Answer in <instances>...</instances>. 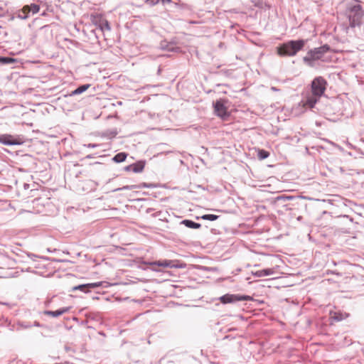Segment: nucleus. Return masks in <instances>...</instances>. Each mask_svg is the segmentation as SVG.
Listing matches in <instances>:
<instances>
[{"label":"nucleus","instance_id":"39448f33","mask_svg":"<svg viewBox=\"0 0 364 364\" xmlns=\"http://www.w3.org/2000/svg\"><path fill=\"white\" fill-rule=\"evenodd\" d=\"M90 21L93 25L99 28L103 33L111 30L109 22L100 14H92L90 15Z\"/></svg>","mask_w":364,"mask_h":364},{"label":"nucleus","instance_id":"0eeeda50","mask_svg":"<svg viewBox=\"0 0 364 364\" xmlns=\"http://www.w3.org/2000/svg\"><path fill=\"white\" fill-rule=\"evenodd\" d=\"M213 108L215 114L220 118L225 119L229 116L228 109L225 105V101L223 100L220 99L213 102Z\"/></svg>","mask_w":364,"mask_h":364},{"label":"nucleus","instance_id":"c756f323","mask_svg":"<svg viewBox=\"0 0 364 364\" xmlns=\"http://www.w3.org/2000/svg\"><path fill=\"white\" fill-rule=\"evenodd\" d=\"M161 1H162L163 3H166V2L169 3V2H171V0H161Z\"/></svg>","mask_w":364,"mask_h":364},{"label":"nucleus","instance_id":"20e7f679","mask_svg":"<svg viewBox=\"0 0 364 364\" xmlns=\"http://www.w3.org/2000/svg\"><path fill=\"white\" fill-rule=\"evenodd\" d=\"M326 85L327 81L323 77H316L311 84L312 95L318 97H321L326 89Z\"/></svg>","mask_w":364,"mask_h":364},{"label":"nucleus","instance_id":"f3484780","mask_svg":"<svg viewBox=\"0 0 364 364\" xmlns=\"http://www.w3.org/2000/svg\"><path fill=\"white\" fill-rule=\"evenodd\" d=\"M317 97H318L314 96V95L308 97L305 102V105H307L310 108H313L318 101Z\"/></svg>","mask_w":364,"mask_h":364},{"label":"nucleus","instance_id":"7ed1b4c3","mask_svg":"<svg viewBox=\"0 0 364 364\" xmlns=\"http://www.w3.org/2000/svg\"><path fill=\"white\" fill-rule=\"evenodd\" d=\"M330 50V46L327 44L318 48L309 50L306 55L304 57L303 60L309 66L313 67L316 60L321 59L323 55Z\"/></svg>","mask_w":364,"mask_h":364},{"label":"nucleus","instance_id":"412c9836","mask_svg":"<svg viewBox=\"0 0 364 364\" xmlns=\"http://www.w3.org/2000/svg\"><path fill=\"white\" fill-rule=\"evenodd\" d=\"M269 153L264 149H259L257 152V156L260 160H264L268 158Z\"/></svg>","mask_w":364,"mask_h":364},{"label":"nucleus","instance_id":"6e6552de","mask_svg":"<svg viewBox=\"0 0 364 364\" xmlns=\"http://www.w3.org/2000/svg\"><path fill=\"white\" fill-rule=\"evenodd\" d=\"M0 143L5 145H20L23 143L22 138L11 134L0 135Z\"/></svg>","mask_w":364,"mask_h":364},{"label":"nucleus","instance_id":"9d476101","mask_svg":"<svg viewBox=\"0 0 364 364\" xmlns=\"http://www.w3.org/2000/svg\"><path fill=\"white\" fill-rule=\"evenodd\" d=\"M100 286H101V283L100 282L90 283V284H81V285H78V286L74 287L73 288V291L80 290V291H82L87 292V291H89V290L87 289H89V288L94 289V288H96V287H99Z\"/></svg>","mask_w":364,"mask_h":364},{"label":"nucleus","instance_id":"2eb2a0df","mask_svg":"<svg viewBox=\"0 0 364 364\" xmlns=\"http://www.w3.org/2000/svg\"><path fill=\"white\" fill-rule=\"evenodd\" d=\"M183 225L188 228L198 229L201 227V225L198 223H196L191 220L184 219Z\"/></svg>","mask_w":364,"mask_h":364},{"label":"nucleus","instance_id":"aec40b11","mask_svg":"<svg viewBox=\"0 0 364 364\" xmlns=\"http://www.w3.org/2000/svg\"><path fill=\"white\" fill-rule=\"evenodd\" d=\"M170 264H171L170 262H168L166 260H163V261H157V262H152V263H151V266H158V267H167L170 266Z\"/></svg>","mask_w":364,"mask_h":364},{"label":"nucleus","instance_id":"f8f14e48","mask_svg":"<svg viewBox=\"0 0 364 364\" xmlns=\"http://www.w3.org/2000/svg\"><path fill=\"white\" fill-rule=\"evenodd\" d=\"M144 166L145 162L139 161L128 166L127 168H131L134 173H140L143 171Z\"/></svg>","mask_w":364,"mask_h":364},{"label":"nucleus","instance_id":"c85d7f7f","mask_svg":"<svg viewBox=\"0 0 364 364\" xmlns=\"http://www.w3.org/2000/svg\"><path fill=\"white\" fill-rule=\"evenodd\" d=\"M271 90H273V91H275V92H276V91H279V89H277V87H271Z\"/></svg>","mask_w":364,"mask_h":364},{"label":"nucleus","instance_id":"dca6fc26","mask_svg":"<svg viewBox=\"0 0 364 364\" xmlns=\"http://www.w3.org/2000/svg\"><path fill=\"white\" fill-rule=\"evenodd\" d=\"M90 86H91V85H90V84L81 85L79 87H77V89H75L74 91H73L71 95H80V94L82 93L83 92L86 91Z\"/></svg>","mask_w":364,"mask_h":364},{"label":"nucleus","instance_id":"a211bd4d","mask_svg":"<svg viewBox=\"0 0 364 364\" xmlns=\"http://www.w3.org/2000/svg\"><path fill=\"white\" fill-rule=\"evenodd\" d=\"M127 156V154L126 153L121 152V153L116 154L114 156L113 160L117 163L123 162L126 160Z\"/></svg>","mask_w":364,"mask_h":364},{"label":"nucleus","instance_id":"f257e3e1","mask_svg":"<svg viewBox=\"0 0 364 364\" xmlns=\"http://www.w3.org/2000/svg\"><path fill=\"white\" fill-rule=\"evenodd\" d=\"M306 41L304 39L288 41L277 48V53L282 57L294 56L304 48Z\"/></svg>","mask_w":364,"mask_h":364},{"label":"nucleus","instance_id":"b1692460","mask_svg":"<svg viewBox=\"0 0 364 364\" xmlns=\"http://www.w3.org/2000/svg\"><path fill=\"white\" fill-rule=\"evenodd\" d=\"M293 198H294V196H279L278 197H277V200H284V201H286V200H292Z\"/></svg>","mask_w":364,"mask_h":364},{"label":"nucleus","instance_id":"4468645a","mask_svg":"<svg viewBox=\"0 0 364 364\" xmlns=\"http://www.w3.org/2000/svg\"><path fill=\"white\" fill-rule=\"evenodd\" d=\"M29 14V9L28 5L24 6L21 10H19L17 13V17L21 19H26L28 17Z\"/></svg>","mask_w":364,"mask_h":364},{"label":"nucleus","instance_id":"ddd939ff","mask_svg":"<svg viewBox=\"0 0 364 364\" xmlns=\"http://www.w3.org/2000/svg\"><path fill=\"white\" fill-rule=\"evenodd\" d=\"M274 273L272 269H264L261 270H257L255 272H252V274L257 277H263L266 276L271 275Z\"/></svg>","mask_w":364,"mask_h":364},{"label":"nucleus","instance_id":"bb28decb","mask_svg":"<svg viewBox=\"0 0 364 364\" xmlns=\"http://www.w3.org/2000/svg\"><path fill=\"white\" fill-rule=\"evenodd\" d=\"M183 268H187V272H190L191 271L192 269H194L196 268V266H193V265H188V267L183 264Z\"/></svg>","mask_w":364,"mask_h":364},{"label":"nucleus","instance_id":"1a4fd4ad","mask_svg":"<svg viewBox=\"0 0 364 364\" xmlns=\"http://www.w3.org/2000/svg\"><path fill=\"white\" fill-rule=\"evenodd\" d=\"M348 316L349 314L348 313L343 312L340 310L330 311L331 319L336 322L341 321Z\"/></svg>","mask_w":364,"mask_h":364},{"label":"nucleus","instance_id":"6ab92c4d","mask_svg":"<svg viewBox=\"0 0 364 364\" xmlns=\"http://www.w3.org/2000/svg\"><path fill=\"white\" fill-rule=\"evenodd\" d=\"M219 218V215H214V214H204L201 215L200 217H197V219H203L205 220H210V221H214L216 220Z\"/></svg>","mask_w":364,"mask_h":364},{"label":"nucleus","instance_id":"f03ea898","mask_svg":"<svg viewBox=\"0 0 364 364\" xmlns=\"http://www.w3.org/2000/svg\"><path fill=\"white\" fill-rule=\"evenodd\" d=\"M346 13L351 27H355L360 24L361 20L364 16V11L360 4H353L349 5L347 7Z\"/></svg>","mask_w":364,"mask_h":364},{"label":"nucleus","instance_id":"393cba45","mask_svg":"<svg viewBox=\"0 0 364 364\" xmlns=\"http://www.w3.org/2000/svg\"><path fill=\"white\" fill-rule=\"evenodd\" d=\"M105 134L109 138H114L117 136V132L116 130H113L109 132H106Z\"/></svg>","mask_w":364,"mask_h":364},{"label":"nucleus","instance_id":"9b49d317","mask_svg":"<svg viewBox=\"0 0 364 364\" xmlns=\"http://www.w3.org/2000/svg\"><path fill=\"white\" fill-rule=\"evenodd\" d=\"M70 310V307H63L56 311H46L44 314L47 316H51L53 317H58L63 314L68 312Z\"/></svg>","mask_w":364,"mask_h":364},{"label":"nucleus","instance_id":"a878e982","mask_svg":"<svg viewBox=\"0 0 364 364\" xmlns=\"http://www.w3.org/2000/svg\"><path fill=\"white\" fill-rule=\"evenodd\" d=\"M159 1H160V0H146V3L148 5H151V6H152V5H154V4H157V3H159Z\"/></svg>","mask_w":364,"mask_h":364},{"label":"nucleus","instance_id":"423d86ee","mask_svg":"<svg viewBox=\"0 0 364 364\" xmlns=\"http://www.w3.org/2000/svg\"><path fill=\"white\" fill-rule=\"evenodd\" d=\"M219 299L223 304H230L241 301H251L252 297L248 295L227 294L220 296Z\"/></svg>","mask_w":364,"mask_h":364},{"label":"nucleus","instance_id":"4be33fe9","mask_svg":"<svg viewBox=\"0 0 364 364\" xmlns=\"http://www.w3.org/2000/svg\"><path fill=\"white\" fill-rule=\"evenodd\" d=\"M16 60L14 58H9V57H1L0 56V63L3 64H9V63H14Z\"/></svg>","mask_w":364,"mask_h":364},{"label":"nucleus","instance_id":"cd10ccee","mask_svg":"<svg viewBox=\"0 0 364 364\" xmlns=\"http://www.w3.org/2000/svg\"><path fill=\"white\" fill-rule=\"evenodd\" d=\"M151 185H148V184H146L145 183H142L141 185L139 186V187H147V188L151 187Z\"/></svg>","mask_w":364,"mask_h":364},{"label":"nucleus","instance_id":"5701e85b","mask_svg":"<svg viewBox=\"0 0 364 364\" xmlns=\"http://www.w3.org/2000/svg\"><path fill=\"white\" fill-rule=\"evenodd\" d=\"M28 9L29 13L31 12L33 14H37L40 11V6L35 4L28 5Z\"/></svg>","mask_w":364,"mask_h":364}]
</instances>
